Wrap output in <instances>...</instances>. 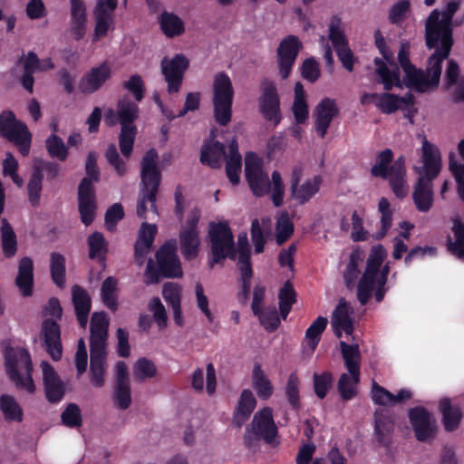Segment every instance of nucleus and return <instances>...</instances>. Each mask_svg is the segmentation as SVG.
I'll return each mask as SVG.
<instances>
[{
	"label": "nucleus",
	"instance_id": "nucleus-1",
	"mask_svg": "<svg viewBox=\"0 0 464 464\" xmlns=\"http://www.w3.org/2000/svg\"><path fill=\"white\" fill-rule=\"evenodd\" d=\"M422 167L414 168L419 175L414 186L412 199L420 212H428L433 206V180L441 170V155L437 146L425 137L421 146Z\"/></svg>",
	"mask_w": 464,
	"mask_h": 464
},
{
	"label": "nucleus",
	"instance_id": "nucleus-2",
	"mask_svg": "<svg viewBox=\"0 0 464 464\" xmlns=\"http://www.w3.org/2000/svg\"><path fill=\"white\" fill-rule=\"evenodd\" d=\"M245 176L249 188L254 196L264 197L271 192V200L276 208L283 205L285 197V184L281 174L277 170L272 172V179L264 171L261 164L257 161H251L248 156L246 158Z\"/></svg>",
	"mask_w": 464,
	"mask_h": 464
},
{
	"label": "nucleus",
	"instance_id": "nucleus-3",
	"mask_svg": "<svg viewBox=\"0 0 464 464\" xmlns=\"http://www.w3.org/2000/svg\"><path fill=\"white\" fill-rule=\"evenodd\" d=\"M393 158L394 154L391 149L380 151L372 166L371 174L372 177L389 180L393 194L396 198L402 199L408 194L406 160L402 155L396 160Z\"/></svg>",
	"mask_w": 464,
	"mask_h": 464
},
{
	"label": "nucleus",
	"instance_id": "nucleus-4",
	"mask_svg": "<svg viewBox=\"0 0 464 464\" xmlns=\"http://www.w3.org/2000/svg\"><path fill=\"white\" fill-rule=\"evenodd\" d=\"M425 42L428 49H434L435 51L427 60L426 70H421V76L412 82L411 89L420 93L438 88L442 72V63L450 56L454 44L453 39L441 36H439L431 46H429L426 39Z\"/></svg>",
	"mask_w": 464,
	"mask_h": 464
},
{
	"label": "nucleus",
	"instance_id": "nucleus-5",
	"mask_svg": "<svg viewBox=\"0 0 464 464\" xmlns=\"http://www.w3.org/2000/svg\"><path fill=\"white\" fill-rule=\"evenodd\" d=\"M177 249V240L169 239L156 251V264L151 258L148 260L145 270L147 284H156L160 277L178 278L182 276Z\"/></svg>",
	"mask_w": 464,
	"mask_h": 464
},
{
	"label": "nucleus",
	"instance_id": "nucleus-6",
	"mask_svg": "<svg viewBox=\"0 0 464 464\" xmlns=\"http://www.w3.org/2000/svg\"><path fill=\"white\" fill-rule=\"evenodd\" d=\"M5 372L18 389L28 393L35 392L33 380V363L29 352L23 347L6 346L4 352Z\"/></svg>",
	"mask_w": 464,
	"mask_h": 464
},
{
	"label": "nucleus",
	"instance_id": "nucleus-7",
	"mask_svg": "<svg viewBox=\"0 0 464 464\" xmlns=\"http://www.w3.org/2000/svg\"><path fill=\"white\" fill-rule=\"evenodd\" d=\"M234 89L228 75L220 72L214 77L213 111L214 119L219 126H227L232 119Z\"/></svg>",
	"mask_w": 464,
	"mask_h": 464
},
{
	"label": "nucleus",
	"instance_id": "nucleus-8",
	"mask_svg": "<svg viewBox=\"0 0 464 464\" xmlns=\"http://www.w3.org/2000/svg\"><path fill=\"white\" fill-rule=\"evenodd\" d=\"M210 239L211 259L210 267L219 264L226 258L237 259V248L235 247L234 236L229 226L225 222L211 223L208 229Z\"/></svg>",
	"mask_w": 464,
	"mask_h": 464
},
{
	"label": "nucleus",
	"instance_id": "nucleus-9",
	"mask_svg": "<svg viewBox=\"0 0 464 464\" xmlns=\"http://www.w3.org/2000/svg\"><path fill=\"white\" fill-rule=\"evenodd\" d=\"M459 6L460 0H451L447 3L442 13L435 9L430 14L425 24V39L429 46H431L439 36L453 39L451 24Z\"/></svg>",
	"mask_w": 464,
	"mask_h": 464
},
{
	"label": "nucleus",
	"instance_id": "nucleus-10",
	"mask_svg": "<svg viewBox=\"0 0 464 464\" xmlns=\"http://www.w3.org/2000/svg\"><path fill=\"white\" fill-rule=\"evenodd\" d=\"M0 136L13 142L23 156L29 154L32 135L27 126L18 121L12 111L0 113Z\"/></svg>",
	"mask_w": 464,
	"mask_h": 464
},
{
	"label": "nucleus",
	"instance_id": "nucleus-11",
	"mask_svg": "<svg viewBox=\"0 0 464 464\" xmlns=\"http://www.w3.org/2000/svg\"><path fill=\"white\" fill-rule=\"evenodd\" d=\"M260 95L257 98L258 111L263 118L274 124L275 127L280 124L283 117L281 112V102L276 82L264 78L259 84Z\"/></svg>",
	"mask_w": 464,
	"mask_h": 464
},
{
	"label": "nucleus",
	"instance_id": "nucleus-12",
	"mask_svg": "<svg viewBox=\"0 0 464 464\" xmlns=\"http://www.w3.org/2000/svg\"><path fill=\"white\" fill-rule=\"evenodd\" d=\"M159 155L155 149L147 150L140 162V193L154 200L158 195L162 175L158 167Z\"/></svg>",
	"mask_w": 464,
	"mask_h": 464
},
{
	"label": "nucleus",
	"instance_id": "nucleus-13",
	"mask_svg": "<svg viewBox=\"0 0 464 464\" xmlns=\"http://www.w3.org/2000/svg\"><path fill=\"white\" fill-rule=\"evenodd\" d=\"M408 418L418 441L434 440L439 428L436 419L430 411L423 406H416L408 411Z\"/></svg>",
	"mask_w": 464,
	"mask_h": 464
},
{
	"label": "nucleus",
	"instance_id": "nucleus-14",
	"mask_svg": "<svg viewBox=\"0 0 464 464\" xmlns=\"http://www.w3.org/2000/svg\"><path fill=\"white\" fill-rule=\"evenodd\" d=\"M200 218L199 210L194 209L190 212L185 225L179 230L180 252L185 260L195 259L199 252V233L198 229Z\"/></svg>",
	"mask_w": 464,
	"mask_h": 464
},
{
	"label": "nucleus",
	"instance_id": "nucleus-15",
	"mask_svg": "<svg viewBox=\"0 0 464 464\" xmlns=\"http://www.w3.org/2000/svg\"><path fill=\"white\" fill-rule=\"evenodd\" d=\"M189 66L188 59L183 54H176L173 58L164 57L160 63L161 73L167 82L168 92L172 94L179 91L186 71Z\"/></svg>",
	"mask_w": 464,
	"mask_h": 464
},
{
	"label": "nucleus",
	"instance_id": "nucleus-16",
	"mask_svg": "<svg viewBox=\"0 0 464 464\" xmlns=\"http://www.w3.org/2000/svg\"><path fill=\"white\" fill-rule=\"evenodd\" d=\"M302 47V42L297 36L293 34L287 35L280 42L276 54L278 72L282 80L289 77Z\"/></svg>",
	"mask_w": 464,
	"mask_h": 464
},
{
	"label": "nucleus",
	"instance_id": "nucleus-17",
	"mask_svg": "<svg viewBox=\"0 0 464 464\" xmlns=\"http://www.w3.org/2000/svg\"><path fill=\"white\" fill-rule=\"evenodd\" d=\"M118 0H97L93 10L95 21L92 41L105 37L111 29H114V12Z\"/></svg>",
	"mask_w": 464,
	"mask_h": 464
},
{
	"label": "nucleus",
	"instance_id": "nucleus-18",
	"mask_svg": "<svg viewBox=\"0 0 464 464\" xmlns=\"http://www.w3.org/2000/svg\"><path fill=\"white\" fill-rule=\"evenodd\" d=\"M43 386L46 401L51 404H57L63 399L66 392L65 383L58 372L47 361H42Z\"/></svg>",
	"mask_w": 464,
	"mask_h": 464
},
{
	"label": "nucleus",
	"instance_id": "nucleus-19",
	"mask_svg": "<svg viewBox=\"0 0 464 464\" xmlns=\"http://www.w3.org/2000/svg\"><path fill=\"white\" fill-rule=\"evenodd\" d=\"M61 326L53 318H45L41 324V334L44 338L45 351L53 361H59L63 356Z\"/></svg>",
	"mask_w": 464,
	"mask_h": 464
},
{
	"label": "nucleus",
	"instance_id": "nucleus-20",
	"mask_svg": "<svg viewBox=\"0 0 464 464\" xmlns=\"http://www.w3.org/2000/svg\"><path fill=\"white\" fill-rule=\"evenodd\" d=\"M249 427L255 434L268 444H271L278 435V430L273 417V410L270 407H264L256 411Z\"/></svg>",
	"mask_w": 464,
	"mask_h": 464
},
{
	"label": "nucleus",
	"instance_id": "nucleus-21",
	"mask_svg": "<svg viewBox=\"0 0 464 464\" xmlns=\"http://www.w3.org/2000/svg\"><path fill=\"white\" fill-rule=\"evenodd\" d=\"M340 109L336 101L332 98H323L314 111V127L318 135L324 139L332 121L338 116Z\"/></svg>",
	"mask_w": 464,
	"mask_h": 464
},
{
	"label": "nucleus",
	"instance_id": "nucleus-22",
	"mask_svg": "<svg viewBox=\"0 0 464 464\" xmlns=\"http://www.w3.org/2000/svg\"><path fill=\"white\" fill-rule=\"evenodd\" d=\"M353 312V308L345 299L341 298L338 301L331 317V326L337 338H341L343 333L347 335L353 334L354 331L353 320L351 316Z\"/></svg>",
	"mask_w": 464,
	"mask_h": 464
},
{
	"label": "nucleus",
	"instance_id": "nucleus-23",
	"mask_svg": "<svg viewBox=\"0 0 464 464\" xmlns=\"http://www.w3.org/2000/svg\"><path fill=\"white\" fill-rule=\"evenodd\" d=\"M394 418L391 410L380 409L374 412V434L379 444L389 447L394 430Z\"/></svg>",
	"mask_w": 464,
	"mask_h": 464
},
{
	"label": "nucleus",
	"instance_id": "nucleus-24",
	"mask_svg": "<svg viewBox=\"0 0 464 464\" xmlns=\"http://www.w3.org/2000/svg\"><path fill=\"white\" fill-rule=\"evenodd\" d=\"M111 76V67L107 62H103L83 75L80 82V90L82 93H93L102 88Z\"/></svg>",
	"mask_w": 464,
	"mask_h": 464
},
{
	"label": "nucleus",
	"instance_id": "nucleus-25",
	"mask_svg": "<svg viewBox=\"0 0 464 464\" xmlns=\"http://www.w3.org/2000/svg\"><path fill=\"white\" fill-rule=\"evenodd\" d=\"M15 285L24 297H30L34 294V262L29 256H24L18 263V273L14 280Z\"/></svg>",
	"mask_w": 464,
	"mask_h": 464
},
{
	"label": "nucleus",
	"instance_id": "nucleus-26",
	"mask_svg": "<svg viewBox=\"0 0 464 464\" xmlns=\"http://www.w3.org/2000/svg\"><path fill=\"white\" fill-rule=\"evenodd\" d=\"M72 303L80 326L85 328L92 309V299L88 291L79 285H72Z\"/></svg>",
	"mask_w": 464,
	"mask_h": 464
},
{
	"label": "nucleus",
	"instance_id": "nucleus-27",
	"mask_svg": "<svg viewBox=\"0 0 464 464\" xmlns=\"http://www.w3.org/2000/svg\"><path fill=\"white\" fill-rule=\"evenodd\" d=\"M256 406V400L253 392L249 389L243 390L233 412V424L237 428H241L250 418Z\"/></svg>",
	"mask_w": 464,
	"mask_h": 464
},
{
	"label": "nucleus",
	"instance_id": "nucleus-28",
	"mask_svg": "<svg viewBox=\"0 0 464 464\" xmlns=\"http://www.w3.org/2000/svg\"><path fill=\"white\" fill-rule=\"evenodd\" d=\"M380 268L366 262L365 270L357 285V299L365 305L372 297Z\"/></svg>",
	"mask_w": 464,
	"mask_h": 464
},
{
	"label": "nucleus",
	"instance_id": "nucleus-29",
	"mask_svg": "<svg viewBox=\"0 0 464 464\" xmlns=\"http://www.w3.org/2000/svg\"><path fill=\"white\" fill-rule=\"evenodd\" d=\"M225 145L220 141H207L203 144L200 150V162L211 169H219L222 161L226 160Z\"/></svg>",
	"mask_w": 464,
	"mask_h": 464
},
{
	"label": "nucleus",
	"instance_id": "nucleus-30",
	"mask_svg": "<svg viewBox=\"0 0 464 464\" xmlns=\"http://www.w3.org/2000/svg\"><path fill=\"white\" fill-rule=\"evenodd\" d=\"M439 411L442 416L444 430L448 432L456 430L463 417L460 407L452 405L450 398H442L439 402Z\"/></svg>",
	"mask_w": 464,
	"mask_h": 464
},
{
	"label": "nucleus",
	"instance_id": "nucleus-31",
	"mask_svg": "<svg viewBox=\"0 0 464 464\" xmlns=\"http://www.w3.org/2000/svg\"><path fill=\"white\" fill-rule=\"evenodd\" d=\"M340 349L348 372L353 376L355 382H360L361 353L358 344H348L340 342Z\"/></svg>",
	"mask_w": 464,
	"mask_h": 464
},
{
	"label": "nucleus",
	"instance_id": "nucleus-32",
	"mask_svg": "<svg viewBox=\"0 0 464 464\" xmlns=\"http://www.w3.org/2000/svg\"><path fill=\"white\" fill-rule=\"evenodd\" d=\"M398 62L405 73L404 83L407 87L412 88L414 80L421 76V69H418L410 60V44L401 43L398 53Z\"/></svg>",
	"mask_w": 464,
	"mask_h": 464
},
{
	"label": "nucleus",
	"instance_id": "nucleus-33",
	"mask_svg": "<svg viewBox=\"0 0 464 464\" xmlns=\"http://www.w3.org/2000/svg\"><path fill=\"white\" fill-rule=\"evenodd\" d=\"M322 182V177L319 175L308 179L300 186L291 189V197L299 205H304L319 191Z\"/></svg>",
	"mask_w": 464,
	"mask_h": 464
},
{
	"label": "nucleus",
	"instance_id": "nucleus-34",
	"mask_svg": "<svg viewBox=\"0 0 464 464\" xmlns=\"http://www.w3.org/2000/svg\"><path fill=\"white\" fill-rule=\"evenodd\" d=\"M158 23L168 38L180 36L185 32L184 22L174 13L163 11L158 17Z\"/></svg>",
	"mask_w": 464,
	"mask_h": 464
},
{
	"label": "nucleus",
	"instance_id": "nucleus-35",
	"mask_svg": "<svg viewBox=\"0 0 464 464\" xmlns=\"http://www.w3.org/2000/svg\"><path fill=\"white\" fill-rule=\"evenodd\" d=\"M252 386L261 400H268L273 395V384L258 362L253 368Z\"/></svg>",
	"mask_w": 464,
	"mask_h": 464
},
{
	"label": "nucleus",
	"instance_id": "nucleus-36",
	"mask_svg": "<svg viewBox=\"0 0 464 464\" xmlns=\"http://www.w3.org/2000/svg\"><path fill=\"white\" fill-rule=\"evenodd\" d=\"M1 246L3 255L5 258H11L15 256L17 252V237L6 218L1 220Z\"/></svg>",
	"mask_w": 464,
	"mask_h": 464
},
{
	"label": "nucleus",
	"instance_id": "nucleus-37",
	"mask_svg": "<svg viewBox=\"0 0 464 464\" xmlns=\"http://www.w3.org/2000/svg\"><path fill=\"white\" fill-rule=\"evenodd\" d=\"M101 299L102 304L111 312H116L118 303V280L114 276L106 277L101 285Z\"/></svg>",
	"mask_w": 464,
	"mask_h": 464
},
{
	"label": "nucleus",
	"instance_id": "nucleus-38",
	"mask_svg": "<svg viewBox=\"0 0 464 464\" xmlns=\"http://www.w3.org/2000/svg\"><path fill=\"white\" fill-rule=\"evenodd\" d=\"M139 106L136 102L122 99L117 103V117L121 127H136L133 123L139 118Z\"/></svg>",
	"mask_w": 464,
	"mask_h": 464
},
{
	"label": "nucleus",
	"instance_id": "nucleus-39",
	"mask_svg": "<svg viewBox=\"0 0 464 464\" xmlns=\"http://www.w3.org/2000/svg\"><path fill=\"white\" fill-rule=\"evenodd\" d=\"M374 64L377 66L376 72L381 78L385 91L390 92L393 86L401 87L399 68L393 70L388 68L386 63L380 58L374 59Z\"/></svg>",
	"mask_w": 464,
	"mask_h": 464
},
{
	"label": "nucleus",
	"instance_id": "nucleus-40",
	"mask_svg": "<svg viewBox=\"0 0 464 464\" xmlns=\"http://www.w3.org/2000/svg\"><path fill=\"white\" fill-rule=\"evenodd\" d=\"M89 257L92 260L104 263L108 253V242L103 234L94 231L87 238Z\"/></svg>",
	"mask_w": 464,
	"mask_h": 464
},
{
	"label": "nucleus",
	"instance_id": "nucleus-41",
	"mask_svg": "<svg viewBox=\"0 0 464 464\" xmlns=\"http://www.w3.org/2000/svg\"><path fill=\"white\" fill-rule=\"evenodd\" d=\"M66 260L65 257L58 253L52 252L50 254V276L53 283L59 288L63 289L66 282Z\"/></svg>",
	"mask_w": 464,
	"mask_h": 464
},
{
	"label": "nucleus",
	"instance_id": "nucleus-42",
	"mask_svg": "<svg viewBox=\"0 0 464 464\" xmlns=\"http://www.w3.org/2000/svg\"><path fill=\"white\" fill-rule=\"evenodd\" d=\"M452 223L451 230L455 241H452L451 237H448L447 247L450 253L456 255L460 259H464V222L459 218H455L452 219Z\"/></svg>",
	"mask_w": 464,
	"mask_h": 464
},
{
	"label": "nucleus",
	"instance_id": "nucleus-43",
	"mask_svg": "<svg viewBox=\"0 0 464 464\" xmlns=\"http://www.w3.org/2000/svg\"><path fill=\"white\" fill-rule=\"evenodd\" d=\"M378 210L381 213V227L373 235V237L376 240H382L385 237L392 226L393 210L391 208L389 200L384 197L381 198L379 200Z\"/></svg>",
	"mask_w": 464,
	"mask_h": 464
},
{
	"label": "nucleus",
	"instance_id": "nucleus-44",
	"mask_svg": "<svg viewBox=\"0 0 464 464\" xmlns=\"http://www.w3.org/2000/svg\"><path fill=\"white\" fill-rule=\"evenodd\" d=\"M0 409L6 420L18 422L23 420V410L12 395L2 394L0 396Z\"/></svg>",
	"mask_w": 464,
	"mask_h": 464
},
{
	"label": "nucleus",
	"instance_id": "nucleus-45",
	"mask_svg": "<svg viewBox=\"0 0 464 464\" xmlns=\"http://www.w3.org/2000/svg\"><path fill=\"white\" fill-rule=\"evenodd\" d=\"M278 299L280 315L285 320L291 312L293 304L296 302V293L289 280H287L279 290Z\"/></svg>",
	"mask_w": 464,
	"mask_h": 464
},
{
	"label": "nucleus",
	"instance_id": "nucleus-46",
	"mask_svg": "<svg viewBox=\"0 0 464 464\" xmlns=\"http://www.w3.org/2000/svg\"><path fill=\"white\" fill-rule=\"evenodd\" d=\"M45 149L52 159L59 161H65L69 156V148L63 139L58 135L52 133L45 140Z\"/></svg>",
	"mask_w": 464,
	"mask_h": 464
},
{
	"label": "nucleus",
	"instance_id": "nucleus-47",
	"mask_svg": "<svg viewBox=\"0 0 464 464\" xmlns=\"http://www.w3.org/2000/svg\"><path fill=\"white\" fill-rule=\"evenodd\" d=\"M109 321L105 312H95L91 317L90 340H107Z\"/></svg>",
	"mask_w": 464,
	"mask_h": 464
},
{
	"label": "nucleus",
	"instance_id": "nucleus-48",
	"mask_svg": "<svg viewBox=\"0 0 464 464\" xmlns=\"http://www.w3.org/2000/svg\"><path fill=\"white\" fill-rule=\"evenodd\" d=\"M328 37L334 50L349 44L344 34L342 19L337 14L333 15L330 19Z\"/></svg>",
	"mask_w": 464,
	"mask_h": 464
},
{
	"label": "nucleus",
	"instance_id": "nucleus-49",
	"mask_svg": "<svg viewBox=\"0 0 464 464\" xmlns=\"http://www.w3.org/2000/svg\"><path fill=\"white\" fill-rule=\"evenodd\" d=\"M327 324L328 320L326 317L318 316L306 329L305 341L312 351H314L318 346L321 336L324 332Z\"/></svg>",
	"mask_w": 464,
	"mask_h": 464
},
{
	"label": "nucleus",
	"instance_id": "nucleus-50",
	"mask_svg": "<svg viewBox=\"0 0 464 464\" xmlns=\"http://www.w3.org/2000/svg\"><path fill=\"white\" fill-rule=\"evenodd\" d=\"M300 379L295 372H291L288 376L285 394L290 407L295 411H299L301 408L300 401Z\"/></svg>",
	"mask_w": 464,
	"mask_h": 464
},
{
	"label": "nucleus",
	"instance_id": "nucleus-51",
	"mask_svg": "<svg viewBox=\"0 0 464 464\" xmlns=\"http://www.w3.org/2000/svg\"><path fill=\"white\" fill-rule=\"evenodd\" d=\"M44 175L38 169H33L27 183V194L30 204L36 208L40 205L41 192L43 188Z\"/></svg>",
	"mask_w": 464,
	"mask_h": 464
},
{
	"label": "nucleus",
	"instance_id": "nucleus-52",
	"mask_svg": "<svg viewBox=\"0 0 464 464\" xmlns=\"http://www.w3.org/2000/svg\"><path fill=\"white\" fill-rule=\"evenodd\" d=\"M136 135V127L124 126L121 128V132L119 135V146L121 154L127 159L130 158L132 152Z\"/></svg>",
	"mask_w": 464,
	"mask_h": 464
},
{
	"label": "nucleus",
	"instance_id": "nucleus-53",
	"mask_svg": "<svg viewBox=\"0 0 464 464\" xmlns=\"http://www.w3.org/2000/svg\"><path fill=\"white\" fill-rule=\"evenodd\" d=\"M359 382H355L350 373H342L338 381V392L344 401H350L357 394L356 385Z\"/></svg>",
	"mask_w": 464,
	"mask_h": 464
},
{
	"label": "nucleus",
	"instance_id": "nucleus-54",
	"mask_svg": "<svg viewBox=\"0 0 464 464\" xmlns=\"http://www.w3.org/2000/svg\"><path fill=\"white\" fill-rule=\"evenodd\" d=\"M334 377L332 372H324L323 373H314L313 382L315 395L319 399H324L328 391L332 388Z\"/></svg>",
	"mask_w": 464,
	"mask_h": 464
},
{
	"label": "nucleus",
	"instance_id": "nucleus-55",
	"mask_svg": "<svg viewBox=\"0 0 464 464\" xmlns=\"http://www.w3.org/2000/svg\"><path fill=\"white\" fill-rule=\"evenodd\" d=\"M375 106L384 114H392L397 111L399 109L398 105V95L391 93L389 92L378 93V98L375 102Z\"/></svg>",
	"mask_w": 464,
	"mask_h": 464
},
{
	"label": "nucleus",
	"instance_id": "nucleus-56",
	"mask_svg": "<svg viewBox=\"0 0 464 464\" xmlns=\"http://www.w3.org/2000/svg\"><path fill=\"white\" fill-rule=\"evenodd\" d=\"M360 261V256L356 252H353L350 255L349 262L346 265V267L343 272V279L347 288L351 289L354 286L355 282L360 274V270L358 268Z\"/></svg>",
	"mask_w": 464,
	"mask_h": 464
},
{
	"label": "nucleus",
	"instance_id": "nucleus-57",
	"mask_svg": "<svg viewBox=\"0 0 464 464\" xmlns=\"http://www.w3.org/2000/svg\"><path fill=\"white\" fill-rule=\"evenodd\" d=\"M255 315L259 318L260 324L269 333L275 332L280 324V317L276 307L261 309V312Z\"/></svg>",
	"mask_w": 464,
	"mask_h": 464
},
{
	"label": "nucleus",
	"instance_id": "nucleus-58",
	"mask_svg": "<svg viewBox=\"0 0 464 464\" xmlns=\"http://www.w3.org/2000/svg\"><path fill=\"white\" fill-rule=\"evenodd\" d=\"M62 422L69 428L80 427L82 423L81 410L75 403H69L61 414Z\"/></svg>",
	"mask_w": 464,
	"mask_h": 464
},
{
	"label": "nucleus",
	"instance_id": "nucleus-59",
	"mask_svg": "<svg viewBox=\"0 0 464 464\" xmlns=\"http://www.w3.org/2000/svg\"><path fill=\"white\" fill-rule=\"evenodd\" d=\"M276 229V239L278 245H283L292 236L294 224L286 213L279 218Z\"/></svg>",
	"mask_w": 464,
	"mask_h": 464
},
{
	"label": "nucleus",
	"instance_id": "nucleus-60",
	"mask_svg": "<svg viewBox=\"0 0 464 464\" xmlns=\"http://www.w3.org/2000/svg\"><path fill=\"white\" fill-rule=\"evenodd\" d=\"M124 218V209L121 203H114L105 212L104 221L108 231L116 230L117 224Z\"/></svg>",
	"mask_w": 464,
	"mask_h": 464
},
{
	"label": "nucleus",
	"instance_id": "nucleus-61",
	"mask_svg": "<svg viewBox=\"0 0 464 464\" xmlns=\"http://www.w3.org/2000/svg\"><path fill=\"white\" fill-rule=\"evenodd\" d=\"M96 209V199L78 200V210L80 213L81 221L85 226H90L93 222Z\"/></svg>",
	"mask_w": 464,
	"mask_h": 464
},
{
	"label": "nucleus",
	"instance_id": "nucleus-62",
	"mask_svg": "<svg viewBox=\"0 0 464 464\" xmlns=\"http://www.w3.org/2000/svg\"><path fill=\"white\" fill-rule=\"evenodd\" d=\"M162 296L170 307L179 305L181 302V287L176 283H165L162 287Z\"/></svg>",
	"mask_w": 464,
	"mask_h": 464
},
{
	"label": "nucleus",
	"instance_id": "nucleus-63",
	"mask_svg": "<svg viewBox=\"0 0 464 464\" xmlns=\"http://www.w3.org/2000/svg\"><path fill=\"white\" fill-rule=\"evenodd\" d=\"M157 373V368L155 363L145 358L141 357L137 360L135 363L134 374L138 379H148L152 378Z\"/></svg>",
	"mask_w": 464,
	"mask_h": 464
},
{
	"label": "nucleus",
	"instance_id": "nucleus-64",
	"mask_svg": "<svg viewBox=\"0 0 464 464\" xmlns=\"http://www.w3.org/2000/svg\"><path fill=\"white\" fill-rule=\"evenodd\" d=\"M123 88L129 91L137 102H140L144 98V82L139 74H133L128 81L124 82Z\"/></svg>",
	"mask_w": 464,
	"mask_h": 464
}]
</instances>
